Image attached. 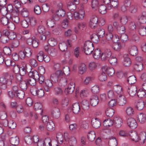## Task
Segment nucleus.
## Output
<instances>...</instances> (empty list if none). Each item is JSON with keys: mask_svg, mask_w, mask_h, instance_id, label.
<instances>
[{"mask_svg": "<svg viewBox=\"0 0 146 146\" xmlns=\"http://www.w3.org/2000/svg\"><path fill=\"white\" fill-rule=\"evenodd\" d=\"M137 94L138 97L141 98H143L146 97V93L142 89H140L138 90Z\"/></svg>", "mask_w": 146, "mask_h": 146, "instance_id": "72a5a7b5", "label": "nucleus"}, {"mask_svg": "<svg viewBox=\"0 0 146 146\" xmlns=\"http://www.w3.org/2000/svg\"><path fill=\"white\" fill-rule=\"evenodd\" d=\"M118 33L120 34L124 33L125 32V26L123 25H120L116 29Z\"/></svg>", "mask_w": 146, "mask_h": 146, "instance_id": "de8ad7c7", "label": "nucleus"}, {"mask_svg": "<svg viewBox=\"0 0 146 146\" xmlns=\"http://www.w3.org/2000/svg\"><path fill=\"white\" fill-rule=\"evenodd\" d=\"M113 125V121L110 119H106L103 122V125L106 127H110Z\"/></svg>", "mask_w": 146, "mask_h": 146, "instance_id": "c85d7f7f", "label": "nucleus"}, {"mask_svg": "<svg viewBox=\"0 0 146 146\" xmlns=\"http://www.w3.org/2000/svg\"><path fill=\"white\" fill-rule=\"evenodd\" d=\"M107 79V76L106 74L104 72H102V73L99 76V80L103 82L105 81Z\"/></svg>", "mask_w": 146, "mask_h": 146, "instance_id": "052dcab7", "label": "nucleus"}, {"mask_svg": "<svg viewBox=\"0 0 146 146\" xmlns=\"http://www.w3.org/2000/svg\"><path fill=\"white\" fill-rule=\"evenodd\" d=\"M105 31L104 29L102 28H100L98 31V35L99 37H102L105 35Z\"/></svg>", "mask_w": 146, "mask_h": 146, "instance_id": "338daca9", "label": "nucleus"}, {"mask_svg": "<svg viewBox=\"0 0 146 146\" xmlns=\"http://www.w3.org/2000/svg\"><path fill=\"white\" fill-rule=\"evenodd\" d=\"M27 57H30L32 53V50L29 48L25 47L24 50Z\"/></svg>", "mask_w": 146, "mask_h": 146, "instance_id": "49530a36", "label": "nucleus"}, {"mask_svg": "<svg viewBox=\"0 0 146 146\" xmlns=\"http://www.w3.org/2000/svg\"><path fill=\"white\" fill-rule=\"evenodd\" d=\"M72 110L73 112L75 114H78L80 112V108L78 103H75L73 104Z\"/></svg>", "mask_w": 146, "mask_h": 146, "instance_id": "412c9836", "label": "nucleus"}, {"mask_svg": "<svg viewBox=\"0 0 146 146\" xmlns=\"http://www.w3.org/2000/svg\"><path fill=\"white\" fill-rule=\"evenodd\" d=\"M75 87V83L73 82H70L67 88L65 89V93L66 94H72L74 90Z\"/></svg>", "mask_w": 146, "mask_h": 146, "instance_id": "423d86ee", "label": "nucleus"}, {"mask_svg": "<svg viewBox=\"0 0 146 146\" xmlns=\"http://www.w3.org/2000/svg\"><path fill=\"white\" fill-rule=\"evenodd\" d=\"M113 122V125L117 128L120 127L123 123L122 120L119 117H114Z\"/></svg>", "mask_w": 146, "mask_h": 146, "instance_id": "9d476101", "label": "nucleus"}, {"mask_svg": "<svg viewBox=\"0 0 146 146\" xmlns=\"http://www.w3.org/2000/svg\"><path fill=\"white\" fill-rule=\"evenodd\" d=\"M129 53L132 56H136L138 53L137 48L135 46H132L129 50Z\"/></svg>", "mask_w": 146, "mask_h": 146, "instance_id": "79ce46f5", "label": "nucleus"}, {"mask_svg": "<svg viewBox=\"0 0 146 146\" xmlns=\"http://www.w3.org/2000/svg\"><path fill=\"white\" fill-rule=\"evenodd\" d=\"M131 138V140L135 142H138L139 141V137L135 132L132 133L131 135H130Z\"/></svg>", "mask_w": 146, "mask_h": 146, "instance_id": "a18cd8bd", "label": "nucleus"}, {"mask_svg": "<svg viewBox=\"0 0 146 146\" xmlns=\"http://www.w3.org/2000/svg\"><path fill=\"white\" fill-rule=\"evenodd\" d=\"M49 44L51 46H54L57 44L56 40L54 38H50L48 40Z\"/></svg>", "mask_w": 146, "mask_h": 146, "instance_id": "603ef678", "label": "nucleus"}, {"mask_svg": "<svg viewBox=\"0 0 146 146\" xmlns=\"http://www.w3.org/2000/svg\"><path fill=\"white\" fill-rule=\"evenodd\" d=\"M138 121L140 123L143 124L146 121V115L143 113H140L137 117Z\"/></svg>", "mask_w": 146, "mask_h": 146, "instance_id": "a211bd4d", "label": "nucleus"}, {"mask_svg": "<svg viewBox=\"0 0 146 146\" xmlns=\"http://www.w3.org/2000/svg\"><path fill=\"white\" fill-rule=\"evenodd\" d=\"M138 21L141 23H146V12L143 11L138 17Z\"/></svg>", "mask_w": 146, "mask_h": 146, "instance_id": "2eb2a0df", "label": "nucleus"}, {"mask_svg": "<svg viewBox=\"0 0 146 146\" xmlns=\"http://www.w3.org/2000/svg\"><path fill=\"white\" fill-rule=\"evenodd\" d=\"M82 50L86 55H90L94 49V44L91 41H87L85 42Z\"/></svg>", "mask_w": 146, "mask_h": 146, "instance_id": "f03ea898", "label": "nucleus"}, {"mask_svg": "<svg viewBox=\"0 0 146 146\" xmlns=\"http://www.w3.org/2000/svg\"><path fill=\"white\" fill-rule=\"evenodd\" d=\"M2 24L4 25H7L10 21L7 17H2L1 19Z\"/></svg>", "mask_w": 146, "mask_h": 146, "instance_id": "69168bd1", "label": "nucleus"}, {"mask_svg": "<svg viewBox=\"0 0 146 146\" xmlns=\"http://www.w3.org/2000/svg\"><path fill=\"white\" fill-rule=\"evenodd\" d=\"M116 102L120 106H123L126 103V99L123 95H117Z\"/></svg>", "mask_w": 146, "mask_h": 146, "instance_id": "39448f33", "label": "nucleus"}, {"mask_svg": "<svg viewBox=\"0 0 146 146\" xmlns=\"http://www.w3.org/2000/svg\"><path fill=\"white\" fill-rule=\"evenodd\" d=\"M42 106L41 104L37 103L35 104L34 105V109L35 111H38V112H40L41 115H42L43 110L42 109Z\"/></svg>", "mask_w": 146, "mask_h": 146, "instance_id": "b1692460", "label": "nucleus"}, {"mask_svg": "<svg viewBox=\"0 0 146 146\" xmlns=\"http://www.w3.org/2000/svg\"><path fill=\"white\" fill-rule=\"evenodd\" d=\"M11 144L13 145H17L19 143V138L17 136L11 137L10 139Z\"/></svg>", "mask_w": 146, "mask_h": 146, "instance_id": "cd10ccee", "label": "nucleus"}, {"mask_svg": "<svg viewBox=\"0 0 146 146\" xmlns=\"http://www.w3.org/2000/svg\"><path fill=\"white\" fill-rule=\"evenodd\" d=\"M59 48L62 52H65L67 50V46L64 42L60 43L59 45Z\"/></svg>", "mask_w": 146, "mask_h": 146, "instance_id": "3c124183", "label": "nucleus"}, {"mask_svg": "<svg viewBox=\"0 0 146 146\" xmlns=\"http://www.w3.org/2000/svg\"><path fill=\"white\" fill-rule=\"evenodd\" d=\"M124 57V60L123 62V65L125 66H129L131 63L130 58L127 55H125Z\"/></svg>", "mask_w": 146, "mask_h": 146, "instance_id": "5701e85b", "label": "nucleus"}, {"mask_svg": "<svg viewBox=\"0 0 146 146\" xmlns=\"http://www.w3.org/2000/svg\"><path fill=\"white\" fill-rule=\"evenodd\" d=\"M98 9L100 13L104 14L107 12V8L106 6L104 5H101L98 7Z\"/></svg>", "mask_w": 146, "mask_h": 146, "instance_id": "e433bc0d", "label": "nucleus"}, {"mask_svg": "<svg viewBox=\"0 0 146 146\" xmlns=\"http://www.w3.org/2000/svg\"><path fill=\"white\" fill-rule=\"evenodd\" d=\"M56 14L57 16L61 17H64L65 15V11L62 9H59L56 11Z\"/></svg>", "mask_w": 146, "mask_h": 146, "instance_id": "13d9d810", "label": "nucleus"}, {"mask_svg": "<svg viewBox=\"0 0 146 146\" xmlns=\"http://www.w3.org/2000/svg\"><path fill=\"white\" fill-rule=\"evenodd\" d=\"M13 9V6L11 5H9L6 8L5 7H2L1 9L0 12L1 14L3 16L6 15L7 13V11H12Z\"/></svg>", "mask_w": 146, "mask_h": 146, "instance_id": "f3484780", "label": "nucleus"}, {"mask_svg": "<svg viewBox=\"0 0 146 146\" xmlns=\"http://www.w3.org/2000/svg\"><path fill=\"white\" fill-rule=\"evenodd\" d=\"M127 122L128 126L132 129H135L137 126V123L135 119L131 117L128 118Z\"/></svg>", "mask_w": 146, "mask_h": 146, "instance_id": "6e6552de", "label": "nucleus"}, {"mask_svg": "<svg viewBox=\"0 0 146 146\" xmlns=\"http://www.w3.org/2000/svg\"><path fill=\"white\" fill-rule=\"evenodd\" d=\"M76 5L72 1H70L68 3L67 7L68 9L70 10L73 11L76 9Z\"/></svg>", "mask_w": 146, "mask_h": 146, "instance_id": "58836bf2", "label": "nucleus"}, {"mask_svg": "<svg viewBox=\"0 0 146 146\" xmlns=\"http://www.w3.org/2000/svg\"><path fill=\"white\" fill-rule=\"evenodd\" d=\"M136 91L137 88L136 87H131L128 88V92L130 96H133L136 94Z\"/></svg>", "mask_w": 146, "mask_h": 146, "instance_id": "4c0bfd02", "label": "nucleus"}, {"mask_svg": "<svg viewBox=\"0 0 146 146\" xmlns=\"http://www.w3.org/2000/svg\"><path fill=\"white\" fill-rule=\"evenodd\" d=\"M90 38L94 43H97L99 40V37L96 34H94L91 36Z\"/></svg>", "mask_w": 146, "mask_h": 146, "instance_id": "bf43d9fd", "label": "nucleus"}, {"mask_svg": "<svg viewBox=\"0 0 146 146\" xmlns=\"http://www.w3.org/2000/svg\"><path fill=\"white\" fill-rule=\"evenodd\" d=\"M102 72H106L108 76H112L114 75L115 72L114 70L112 67H108L104 66L102 68Z\"/></svg>", "mask_w": 146, "mask_h": 146, "instance_id": "0eeeda50", "label": "nucleus"}, {"mask_svg": "<svg viewBox=\"0 0 146 146\" xmlns=\"http://www.w3.org/2000/svg\"><path fill=\"white\" fill-rule=\"evenodd\" d=\"M44 56L43 52L42 51H40L37 54V59L39 62H42L43 60Z\"/></svg>", "mask_w": 146, "mask_h": 146, "instance_id": "5fc2aeb1", "label": "nucleus"}, {"mask_svg": "<svg viewBox=\"0 0 146 146\" xmlns=\"http://www.w3.org/2000/svg\"><path fill=\"white\" fill-rule=\"evenodd\" d=\"M8 126L10 128L13 129H14L16 127V124L13 121L10 120L9 121V124Z\"/></svg>", "mask_w": 146, "mask_h": 146, "instance_id": "774afa93", "label": "nucleus"}, {"mask_svg": "<svg viewBox=\"0 0 146 146\" xmlns=\"http://www.w3.org/2000/svg\"><path fill=\"white\" fill-rule=\"evenodd\" d=\"M138 32L139 34L142 36L146 35V27L143 26H141L139 29Z\"/></svg>", "mask_w": 146, "mask_h": 146, "instance_id": "c756f323", "label": "nucleus"}, {"mask_svg": "<svg viewBox=\"0 0 146 146\" xmlns=\"http://www.w3.org/2000/svg\"><path fill=\"white\" fill-rule=\"evenodd\" d=\"M99 3L98 0H92V6L93 9L97 10L98 8Z\"/></svg>", "mask_w": 146, "mask_h": 146, "instance_id": "864d4df0", "label": "nucleus"}, {"mask_svg": "<svg viewBox=\"0 0 146 146\" xmlns=\"http://www.w3.org/2000/svg\"><path fill=\"white\" fill-rule=\"evenodd\" d=\"M47 52L52 56H55L57 54L56 51L53 48H50Z\"/></svg>", "mask_w": 146, "mask_h": 146, "instance_id": "e2e57ef3", "label": "nucleus"}, {"mask_svg": "<svg viewBox=\"0 0 146 146\" xmlns=\"http://www.w3.org/2000/svg\"><path fill=\"white\" fill-rule=\"evenodd\" d=\"M64 73L62 71L58 70L55 73L51 75L50 79L52 82L54 83L57 82L60 78H62L64 75Z\"/></svg>", "mask_w": 146, "mask_h": 146, "instance_id": "7ed1b4c3", "label": "nucleus"}, {"mask_svg": "<svg viewBox=\"0 0 146 146\" xmlns=\"http://www.w3.org/2000/svg\"><path fill=\"white\" fill-rule=\"evenodd\" d=\"M98 19L96 16H92L89 22L90 27L92 29H95L97 26Z\"/></svg>", "mask_w": 146, "mask_h": 146, "instance_id": "1a4fd4ad", "label": "nucleus"}, {"mask_svg": "<svg viewBox=\"0 0 146 146\" xmlns=\"http://www.w3.org/2000/svg\"><path fill=\"white\" fill-rule=\"evenodd\" d=\"M52 114L55 118H58L59 117L60 114L59 109L57 108H55L52 112Z\"/></svg>", "mask_w": 146, "mask_h": 146, "instance_id": "7c9ffc66", "label": "nucleus"}, {"mask_svg": "<svg viewBox=\"0 0 146 146\" xmlns=\"http://www.w3.org/2000/svg\"><path fill=\"white\" fill-rule=\"evenodd\" d=\"M110 63L112 65H115L116 64L117 59L115 57H110L108 59Z\"/></svg>", "mask_w": 146, "mask_h": 146, "instance_id": "0e129e2a", "label": "nucleus"}, {"mask_svg": "<svg viewBox=\"0 0 146 146\" xmlns=\"http://www.w3.org/2000/svg\"><path fill=\"white\" fill-rule=\"evenodd\" d=\"M21 64L23 66L19 68V71L20 74L23 76L25 74L27 71V64L24 62H22Z\"/></svg>", "mask_w": 146, "mask_h": 146, "instance_id": "dca6fc26", "label": "nucleus"}, {"mask_svg": "<svg viewBox=\"0 0 146 146\" xmlns=\"http://www.w3.org/2000/svg\"><path fill=\"white\" fill-rule=\"evenodd\" d=\"M27 83L24 81H22L19 83L20 88L24 90H26L27 88Z\"/></svg>", "mask_w": 146, "mask_h": 146, "instance_id": "6e6d98bb", "label": "nucleus"}, {"mask_svg": "<svg viewBox=\"0 0 146 146\" xmlns=\"http://www.w3.org/2000/svg\"><path fill=\"white\" fill-rule=\"evenodd\" d=\"M99 102V98L97 95H94L91 96L90 99V103L92 106H96L98 104Z\"/></svg>", "mask_w": 146, "mask_h": 146, "instance_id": "ddd939ff", "label": "nucleus"}, {"mask_svg": "<svg viewBox=\"0 0 146 146\" xmlns=\"http://www.w3.org/2000/svg\"><path fill=\"white\" fill-rule=\"evenodd\" d=\"M84 12L82 10H80L78 12H75L74 13V18L77 20H82L84 17Z\"/></svg>", "mask_w": 146, "mask_h": 146, "instance_id": "9b49d317", "label": "nucleus"}, {"mask_svg": "<svg viewBox=\"0 0 146 146\" xmlns=\"http://www.w3.org/2000/svg\"><path fill=\"white\" fill-rule=\"evenodd\" d=\"M111 55V52L110 49H107L105 52L102 53L101 54V58L102 60L105 61L108 59Z\"/></svg>", "mask_w": 146, "mask_h": 146, "instance_id": "f8f14e48", "label": "nucleus"}, {"mask_svg": "<svg viewBox=\"0 0 146 146\" xmlns=\"http://www.w3.org/2000/svg\"><path fill=\"white\" fill-rule=\"evenodd\" d=\"M46 126V128L48 130L52 131L54 129V123L52 121H50L47 123Z\"/></svg>", "mask_w": 146, "mask_h": 146, "instance_id": "c03bdc74", "label": "nucleus"}, {"mask_svg": "<svg viewBox=\"0 0 146 146\" xmlns=\"http://www.w3.org/2000/svg\"><path fill=\"white\" fill-rule=\"evenodd\" d=\"M15 95L19 99H23L25 96V92L23 90H19L18 92L15 94Z\"/></svg>", "mask_w": 146, "mask_h": 146, "instance_id": "09e8293b", "label": "nucleus"}, {"mask_svg": "<svg viewBox=\"0 0 146 146\" xmlns=\"http://www.w3.org/2000/svg\"><path fill=\"white\" fill-rule=\"evenodd\" d=\"M108 144L109 146H117V142L115 138L113 137L109 138Z\"/></svg>", "mask_w": 146, "mask_h": 146, "instance_id": "473e14b6", "label": "nucleus"}, {"mask_svg": "<svg viewBox=\"0 0 146 146\" xmlns=\"http://www.w3.org/2000/svg\"><path fill=\"white\" fill-rule=\"evenodd\" d=\"M118 5V0H111L110 5L108 6V9L110 10L112 7H115Z\"/></svg>", "mask_w": 146, "mask_h": 146, "instance_id": "393cba45", "label": "nucleus"}, {"mask_svg": "<svg viewBox=\"0 0 146 146\" xmlns=\"http://www.w3.org/2000/svg\"><path fill=\"white\" fill-rule=\"evenodd\" d=\"M112 48L116 51H119L122 48L121 44L119 42L115 43L112 47Z\"/></svg>", "mask_w": 146, "mask_h": 146, "instance_id": "8fccbe9b", "label": "nucleus"}, {"mask_svg": "<svg viewBox=\"0 0 146 146\" xmlns=\"http://www.w3.org/2000/svg\"><path fill=\"white\" fill-rule=\"evenodd\" d=\"M101 51L100 50L97 48L96 49L93 53V57L95 59H98L101 57Z\"/></svg>", "mask_w": 146, "mask_h": 146, "instance_id": "4be33fe9", "label": "nucleus"}, {"mask_svg": "<svg viewBox=\"0 0 146 146\" xmlns=\"http://www.w3.org/2000/svg\"><path fill=\"white\" fill-rule=\"evenodd\" d=\"M114 113V110L112 108H107L106 111V115L109 117H111L113 116Z\"/></svg>", "mask_w": 146, "mask_h": 146, "instance_id": "a19ab883", "label": "nucleus"}, {"mask_svg": "<svg viewBox=\"0 0 146 146\" xmlns=\"http://www.w3.org/2000/svg\"><path fill=\"white\" fill-rule=\"evenodd\" d=\"M30 91L31 93L33 95L37 96L40 98L43 97L44 94L43 90L42 89L37 90L35 86L31 88Z\"/></svg>", "mask_w": 146, "mask_h": 146, "instance_id": "20e7f679", "label": "nucleus"}, {"mask_svg": "<svg viewBox=\"0 0 146 146\" xmlns=\"http://www.w3.org/2000/svg\"><path fill=\"white\" fill-rule=\"evenodd\" d=\"M120 22L122 24L125 25L127 23L128 19L127 17L125 15L120 16L119 18Z\"/></svg>", "mask_w": 146, "mask_h": 146, "instance_id": "4d7b16f0", "label": "nucleus"}, {"mask_svg": "<svg viewBox=\"0 0 146 146\" xmlns=\"http://www.w3.org/2000/svg\"><path fill=\"white\" fill-rule=\"evenodd\" d=\"M86 66L84 64L82 63L80 64L78 67V72L80 74H83L86 72Z\"/></svg>", "mask_w": 146, "mask_h": 146, "instance_id": "a878e982", "label": "nucleus"}, {"mask_svg": "<svg viewBox=\"0 0 146 146\" xmlns=\"http://www.w3.org/2000/svg\"><path fill=\"white\" fill-rule=\"evenodd\" d=\"M57 16H55L54 17H53V19H49L47 20L46 21V24L49 27H53L55 25V23L54 21L58 20L56 19Z\"/></svg>", "mask_w": 146, "mask_h": 146, "instance_id": "aec40b11", "label": "nucleus"}, {"mask_svg": "<svg viewBox=\"0 0 146 146\" xmlns=\"http://www.w3.org/2000/svg\"><path fill=\"white\" fill-rule=\"evenodd\" d=\"M10 79L4 76L0 78V84L1 88L5 90L6 88L7 85H11L12 84V80L13 78V76L12 74L9 75Z\"/></svg>", "mask_w": 146, "mask_h": 146, "instance_id": "f257e3e1", "label": "nucleus"}, {"mask_svg": "<svg viewBox=\"0 0 146 146\" xmlns=\"http://www.w3.org/2000/svg\"><path fill=\"white\" fill-rule=\"evenodd\" d=\"M125 112L127 115L129 116H132L134 114V111L133 108L129 106L126 108Z\"/></svg>", "mask_w": 146, "mask_h": 146, "instance_id": "c9c22d12", "label": "nucleus"}, {"mask_svg": "<svg viewBox=\"0 0 146 146\" xmlns=\"http://www.w3.org/2000/svg\"><path fill=\"white\" fill-rule=\"evenodd\" d=\"M91 124L94 128H99L101 125V123L99 119L96 118H93L91 121Z\"/></svg>", "mask_w": 146, "mask_h": 146, "instance_id": "4468645a", "label": "nucleus"}, {"mask_svg": "<svg viewBox=\"0 0 146 146\" xmlns=\"http://www.w3.org/2000/svg\"><path fill=\"white\" fill-rule=\"evenodd\" d=\"M144 106V102L141 101L137 103L136 107L138 110H141L143 109Z\"/></svg>", "mask_w": 146, "mask_h": 146, "instance_id": "680f3d73", "label": "nucleus"}, {"mask_svg": "<svg viewBox=\"0 0 146 146\" xmlns=\"http://www.w3.org/2000/svg\"><path fill=\"white\" fill-rule=\"evenodd\" d=\"M29 74L30 77H31L32 78H34L36 80L38 79L40 76L38 72L36 71L30 72Z\"/></svg>", "mask_w": 146, "mask_h": 146, "instance_id": "f704fd0d", "label": "nucleus"}, {"mask_svg": "<svg viewBox=\"0 0 146 146\" xmlns=\"http://www.w3.org/2000/svg\"><path fill=\"white\" fill-rule=\"evenodd\" d=\"M81 105L82 109L84 110H87L89 108V104L86 100H84L81 102Z\"/></svg>", "mask_w": 146, "mask_h": 146, "instance_id": "bb28decb", "label": "nucleus"}, {"mask_svg": "<svg viewBox=\"0 0 146 146\" xmlns=\"http://www.w3.org/2000/svg\"><path fill=\"white\" fill-rule=\"evenodd\" d=\"M134 68L137 71H140L143 69V64L141 62L136 63L134 65Z\"/></svg>", "mask_w": 146, "mask_h": 146, "instance_id": "37998d69", "label": "nucleus"}, {"mask_svg": "<svg viewBox=\"0 0 146 146\" xmlns=\"http://www.w3.org/2000/svg\"><path fill=\"white\" fill-rule=\"evenodd\" d=\"M136 81V77L134 75L129 76L127 79V82L129 84H132L135 83Z\"/></svg>", "mask_w": 146, "mask_h": 146, "instance_id": "ea45409f", "label": "nucleus"}, {"mask_svg": "<svg viewBox=\"0 0 146 146\" xmlns=\"http://www.w3.org/2000/svg\"><path fill=\"white\" fill-rule=\"evenodd\" d=\"M113 90L117 95H122L123 90L121 86L119 85H115L113 87Z\"/></svg>", "mask_w": 146, "mask_h": 146, "instance_id": "6ab92c4d", "label": "nucleus"}, {"mask_svg": "<svg viewBox=\"0 0 146 146\" xmlns=\"http://www.w3.org/2000/svg\"><path fill=\"white\" fill-rule=\"evenodd\" d=\"M96 137L95 133L94 131H91L88 133L87 138L89 140L92 141L94 140Z\"/></svg>", "mask_w": 146, "mask_h": 146, "instance_id": "2f4dec72", "label": "nucleus"}]
</instances>
